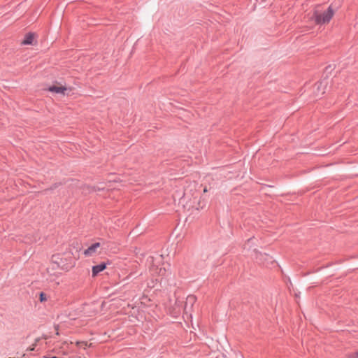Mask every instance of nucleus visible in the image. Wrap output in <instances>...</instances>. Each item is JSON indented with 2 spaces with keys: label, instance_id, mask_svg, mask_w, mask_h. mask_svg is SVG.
<instances>
[{
  "label": "nucleus",
  "instance_id": "2eb2a0df",
  "mask_svg": "<svg viewBox=\"0 0 358 358\" xmlns=\"http://www.w3.org/2000/svg\"><path fill=\"white\" fill-rule=\"evenodd\" d=\"M196 209H199L200 208L199 205L198 206L195 207Z\"/></svg>",
  "mask_w": 358,
  "mask_h": 358
},
{
  "label": "nucleus",
  "instance_id": "1a4fd4ad",
  "mask_svg": "<svg viewBox=\"0 0 358 358\" xmlns=\"http://www.w3.org/2000/svg\"><path fill=\"white\" fill-rule=\"evenodd\" d=\"M46 295L44 294V293H41L40 294V301L41 302H43V301H46Z\"/></svg>",
  "mask_w": 358,
  "mask_h": 358
},
{
  "label": "nucleus",
  "instance_id": "0eeeda50",
  "mask_svg": "<svg viewBox=\"0 0 358 358\" xmlns=\"http://www.w3.org/2000/svg\"><path fill=\"white\" fill-rule=\"evenodd\" d=\"M152 271L155 272L156 274L159 275H164L166 274V270L164 268H152Z\"/></svg>",
  "mask_w": 358,
  "mask_h": 358
},
{
  "label": "nucleus",
  "instance_id": "9d476101",
  "mask_svg": "<svg viewBox=\"0 0 358 358\" xmlns=\"http://www.w3.org/2000/svg\"><path fill=\"white\" fill-rule=\"evenodd\" d=\"M77 345L83 348H85L87 346V343L84 342L77 343Z\"/></svg>",
  "mask_w": 358,
  "mask_h": 358
},
{
  "label": "nucleus",
  "instance_id": "6e6552de",
  "mask_svg": "<svg viewBox=\"0 0 358 358\" xmlns=\"http://www.w3.org/2000/svg\"><path fill=\"white\" fill-rule=\"evenodd\" d=\"M196 301V298L194 296H189L187 298L186 305L189 303L191 305H192Z\"/></svg>",
  "mask_w": 358,
  "mask_h": 358
},
{
  "label": "nucleus",
  "instance_id": "f257e3e1",
  "mask_svg": "<svg viewBox=\"0 0 358 358\" xmlns=\"http://www.w3.org/2000/svg\"><path fill=\"white\" fill-rule=\"evenodd\" d=\"M334 15V10L331 6H329L328 9L323 13L315 11L314 13V17L317 24H327L329 22Z\"/></svg>",
  "mask_w": 358,
  "mask_h": 358
},
{
  "label": "nucleus",
  "instance_id": "4468645a",
  "mask_svg": "<svg viewBox=\"0 0 358 358\" xmlns=\"http://www.w3.org/2000/svg\"><path fill=\"white\" fill-rule=\"evenodd\" d=\"M185 313H187V307L186 306L185 307Z\"/></svg>",
  "mask_w": 358,
  "mask_h": 358
},
{
  "label": "nucleus",
  "instance_id": "9b49d317",
  "mask_svg": "<svg viewBox=\"0 0 358 358\" xmlns=\"http://www.w3.org/2000/svg\"><path fill=\"white\" fill-rule=\"evenodd\" d=\"M36 344L33 345L32 347H31L30 350H34L35 348Z\"/></svg>",
  "mask_w": 358,
  "mask_h": 358
},
{
  "label": "nucleus",
  "instance_id": "39448f33",
  "mask_svg": "<svg viewBox=\"0 0 358 358\" xmlns=\"http://www.w3.org/2000/svg\"><path fill=\"white\" fill-rule=\"evenodd\" d=\"M34 34L29 33L25 35L24 38L21 42V45H32L34 44Z\"/></svg>",
  "mask_w": 358,
  "mask_h": 358
},
{
  "label": "nucleus",
  "instance_id": "7ed1b4c3",
  "mask_svg": "<svg viewBox=\"0 0 358 358\" xmlns=\"http://www.w3.org/2000/svg\"><path fill=\"white\" fill-rule=\"evenodd\" d=\"M100 247L99 243H96L91 246H90L87 250L84 251V255L85 256H92L97 250V249Z\"/></svg>",
  "mask_w": 358,
  "mask_h": 358
},
{
  "label": "nucleus",
  "instance_id": "f03ea898",
  "mask_svg": "<svg viewBox=\"0 0 358 358\" xmlns=\"http://www.w3.org/2000/svg\"><path fill=\"white\" fill-rule=\"evenodd\" d=\"M48 90V91H50L51 92L65 95L66 94V92L69 89L66 87L65 86H63L62 85H61L59 83H57L52 86H50Z\"/></svg>",
  "mask_w": 358,
  "mask_h": 358
},
{
  "label": "nucleus",
  "instance_id": "dca6fc26",
  "mask_svg": "<svg viewBox=\"0 0 358 358\" xmlns=\"http://www.w3.org/2000/svg\"><path fill=\"white\" fill-rule=\"evenodd\" d=\"M357 357H358V352H357Z\"/></svg>",
  "mask_w": 358,
  "mask_h": 358
},
{
  "label": "nucleus",
  "instance_id": "20e7f679",
  "mask_svg": "<svg viewBox=\"0 0 358 358\" xmlns=\"http://www.w3.org/2000/svg\"><path fill=\"white\" fill-rule=\"evenodd\" d=\"M106 268V264L105 263H101L99 265L94 266L92 269V276H96L100 272L105 270Z\"/></svg>",
  "mask_w": 358,
  "mask_h": 358
},
{
  "label": "nucleus",
  "instance_id": "f8f14e48",
  "mask_svg": "<svg viewBox=\"0 0 358 358\" xmlns=\"http://www.w3.org/2000/svg\"><path fill=\"white\" fill-rule=\"evenodd\" d=\"M55 329H56V331H57V335H58V334H59V332H58V327H55Z\"/></svg>",
  "mask_w": 358,
  "mask_h": 358
},
{
  "label": "nucleus",
  "instance_id": "ddd939ff",
  "mask_svg": "<svg viewBox=\"0 0 358 358\" xmlns=\"http://www.w3.org/2000/svg\"><path fill=\"white\" fill-rule=\"evenodd\" d=\"M208 192L207 188H204L203 192Z\"/></svg>",
  "mask_w": 358,
  "mask_h": 358
},
{
  "label": "nucleus",
  "instance_id": "423d86ee",
  "mask_svg": "<svg viewBox=\"0 0 358 358\" xmlns=\"http://www.w3.org/2000/svg\"><path fill=\"white\" fill-rule=\"evenodd\" d=\"M315 87H317V90L318 91V92L316 94L317 96L323 94L324 93L326 84H324L323 82H319L316 83Z\"/></svg>",
  "mask_w": 358,
  "mask_h": 358
}]
</instances>
